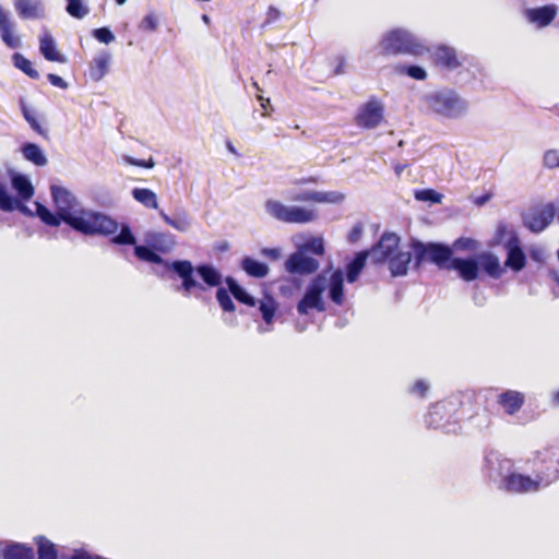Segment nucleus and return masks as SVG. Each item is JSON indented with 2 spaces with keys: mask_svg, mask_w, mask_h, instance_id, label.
<instances>
[{
  "mask_svg": "<svg viewBox=\"0 0 559 559\" xmlns=\"http://www.w3.org/2000/svg\"><path fill=\"white\" fill-rule=\"evenodd\" d=\"M429 108L441 116L454 118L466 110L467 104L454 91L437 92L427 97Z\"/></svg>",
  "mask_w": 559,
  "mask_h": 559,
  "instance_id": "0eeeda50",
  "label": "nucleus"
},
{
  "mask_svg": "<svg viewBox=\"0 0 559 559\" xmlns=\"http://www.w3.org/2000/svg\"><path fill=\"white\" fill-rule=\"evenodd\" d=\"M22 111L31 128L43 138L48 139V130L41 127L36 117L25 106H23Z\"/></svg>",
  "mask_w": 559,
  "mask_h": 559,
  "instance_id": "a19ab883",
  "label": "nucleus"
},
{
  "mask_svg": "<svg viewBox=\"0 0 559 559\" xmlns=\"http://www.w3.org/2000/svg\"><path fill=\"white\" fill-rule=\"evenodd\" d=\"M276 302L272 297H269L266 300L260 302V311L265 323H272L275 312H276Z\"/></svg>",
  "mask_w": 559,
  "mask_h": 559,
  "instance_id": "58836bf2",
  "label": "nucleus"
},
{
  "mask_svg": "<svg viewBox=\"0 0 559 559\" xmlns=\"http://www.w3.org/2000/svg\"><path fill=\"white\" fill-rule=\"evenodd\" d=\"M318 182V179L316 177H307V178H301V179H298L296 181V185H308V183H317Z\"/></svg>",
  "mask_w": 559,
  "mask_h": 559,
  "instance_id": "bf43d9fd",
  "label": "nucleus"
},
{
  "mask_svg": "<svg viewBox=\"0 0 559 559\" xmlns=\"http://www.w3.org/2000/svg\"><path fill=\"white\" fill-rule=\"evenodd\" d=\"M414 269L418 270L425 262H431L441 270H455L465 282L475 281L479 275V265L475 259L452 258V248L439 242L413 240Z\"/></svg>",
  "mask_w": 559,
  "mask_h": 559,
  "instance_id": "7ed1b4c3",
  "label": "nucleus"
},
{
  "mask_svg": "<svg viewBox=\"0 0 559 559\" xmlns=\"http://www.w3.org/2000/svg\"><path fill=\"white\" fill-rule=\"evenodd\" d=\"M36 213L38 217L48 226L58 227L62 221L60 213H51L44 204L36 202Z\"/></svg>",
  "mask_w": 559,
  "mask_h": 559,
  "instance_id": "c9c22d12",
  "label": "nucleus"
},
{
  "mask_svg": "<svg viewBox=\"0 0 559 559\" xmlns=\"http://www.w3.org/2000/svg\"><path fill=\"white\" fill-rule=\"evenodd\" d=\"M280 17H281L280 10L272 5L269 7L267 12H266V22L272 23V22H275L276 20H278Z\"/></svg>",
  "mask_w": 559,
  "mask_h": 559,
  "instance_id": "5fc2aeb1",
  "label": "nucleus"
},
{
  "mask_svg": "<svg viewBox=\"0 0 559 559\" xmlns=\"http://www.w3.org/2000/svg\"><path fill=\"white\" fill-rule=\"evenodd\" d=\"M0 36L7 47L15 49L21 46V37L14 34V23L9 13L0 5Z\"/></svg>",
  "mask_w": 559,
  "mask_h": 559,
  "instance_id": "f3484780",
  "label": "nucleus"
},
{
  "mask_svg": "<svg viewBox=\"0 0 559 559\" xmlns=\"http://www.w3.org/2000/svg\"><path fill=\"white\" fill-rule=\"evenodd\" d=\"M379 53L383 57L409 55L423 56L429 48L420 43L412 33L403 28L386 32L379 44Z\"/></svg>",
  "mask_w": 559,
  "mask_h": 559,
  "instance_id": "39448f33",
  "label": "nucleus"
},
{
  "mask_svg": "<svg viewBox=\"0 0 559 559\" xmlns=\"http://www.w3.org/2000/svg\"><path fill=\"white\" fill-rule=\"evenodd\" d=\"M204 22H207V16L203 15Z\"/></svg>",
  "mask_w": 559,
  "mask_h": 559,
  "instance_id": "774afa93",
  "label": "nucleus"
},
{
  "mask_svg": "<svg viewBox=\"0 0 559 559\" xmlns=\"http://www.w3.org/2000/svg\"><path fill=\"white\" fill-rule=\"evenodd\" d=\"M225 283L228 287L229 293L234 296L236 300L239 302L249 306L254 307L257 301L253 296L248 294L238 283L235 278L228 276L225 280Z\"/></svg>",
  "mask_w": 559,
  "mask_h": 559,
  "instance_id": "bb28decb",
  "label": "nucleus"
},
{
  "mask_svg": "<svg viewBox=\"0 0 559 559\" xmlns=\"http://www.w3.org/2000/svg\"><path fill=\"white\" fill-rule=\"evenodd\" d=\"M384 108L377 99H369L366 104L361 105L356 115L355 123L362 129H374L383 120Z\"/></svg>",
  "mask_w": 559,
  "mask_h": 559,
  "instance_id": "f8f14e48",
  "label": "nucleus"
},
{
  "mask_svg": "<svg viewBox=\"0 0 559 559\" xmlns=\"http://www.w3.org/2000/svg\"><path fill=\"white\" fill-rule=\"evenodd\" d=\"M47 79L50 82V84H52L53 86H57V87H60L63 90L68 87L67 82L61 76H59L57 74L49 73L47 75Z\"/></svg>",
  "mask_w": 559,
  "mask_h": 559,
  "instance_id": "864d4df0",
  "label": "nucleus"
},
{
  "mask_svg": "<svg viewBox=\"0 0 559 559\" xmlns=\"http://www.w3.org/2000/svg\"><path fill=\"white\" fill-rule=\"evenodd\" d=\"M22 153L25 159L36 166H45L47 164V157L37 144L25 143L22 147Z\"/></svg>",
  "mask_w": 559,
  "mask_h": 559,
  "instance_id": "7c9ffc66",
  "label": "nucleus"
},
{
  "mask_svg": "<svg viewBox=\"0 0 559 559\" xmlns=\"http://www.w3.org/2000/svg\"><path fill=\"white\" fill-rule=\"evenodd\" d=\"M241 267L248 275L255 278H263L269 273V266L265 263L250 257L242 259Z\"/></svg>",
  "mask_w": 559,
  "mask_h": 559,
  "instance_id": "c85d7f7f",
  "label": "nucleus"
},
{
  "mask_svg": "<svg viewBox=\"0 0 559 559\" xmlns=\"http://www.w3.org/2000/svg\"><path fill=\"white\" fill-rule=\"evenodd\" d=\"M39 51L48 61L64 63L67 58L56 47L53 37L45 32L39 38Z\"/></svg>",
  "mask_w": 559,
  "mask_h": 559,
  "instance_id": "6ab92c4d",
  "label": "nucleus"
},
{
  "mask_svg": "<svg viewBox=\"0 0 559 559\" xmlns=\"http://www.w3.org/2000/svg\"><path fill=\"white\" fill-rule=\"evenodd\" d=\"M0 210L12 212L19 210L21 213L32 215V212L21 201L13 199L7 191L5 187L0 183Z\"/></svg>",
  "mask_w": 559,
  "mask_h": 559,
  "instance_id": "393cba45",
  "label": "nucleus"
},
{
  "mask_svg": "<svg viewBox=\"0 0 559 559\" xmlns=\"http://www.w3.org/2000/svg\"><path fill=\"white\" fill-rule=\"evenodd\" d=\"M157 25L156 16L154 14H147L142 19L140 28L146 32H154L157 29Z\"/></svg>",
  "mask_w": 559,
  "mask_h": 559,
  "instance_id": "8fccbe9b",
  "label": "nucleus"
},
{
  "mask_svg": "<svg viewBox=\"0 0 559 559\" xmlns=\"http://www.w3.org/2000/svg\"><path fill=\"white\" fill-rule=\"evenodd\" d=\"M93 36L103 44H109L115 40V35L107 27H99L93 31Z\"/></svg>",
  "mask_w": 559,
  "mask_h": 559,
  "instance_id": "49530a36",
  "label": "nucleus"
},
{
  "mask_svg": "<svg viewBox=\"0 0 559 559\" xmlns=\"http://www.w3.org/2000/svg\"><path fill=\"white\" fill-rule=\"evenodd\" d=\"M526 263L524 251L519 246H513L508 251L506 265L513 271H521Z\"/></svg>",
  "mask_w": 559,
  "mask_h": 559,
  "instance_id": "2f4dec72",
  "label": "nucleus"
},
{
  "mask_svg": "<svg viewBox=\"0 0 559 559\" xmlns=\"http://www.w3.org/2000/svg\"><path fill=\"white\" fill-rule=\"evenodd\" d=\"M258 100L260 102V105L263 109V116H267L269 114V107H271L270 98H265L262 95H258Z\"/></svg>",
  "mask_w": 559,
  "mask_h": 559,
  "instance_id": "13d9d810",
  "label": "nucleus"
},
{
  "mask_svg": "<svg viewBox=\"0 0 559 559\" xmlns=\"http://www.w3.org/2000/svg\"><path fill=\"white\" fill-rule=\"evenodd\" d=\"M320 264L314 258L306 255L304 252L292 253L285 262V269L290 274L310 275L318 271Z\"/></svg>",
  "mask_w": 559,
  "mask_h": 559,
  "instance_id": "4468645a",
  "label": "nucleus"
},
{
  "mask_svg": "<svg viewBox=\"0 0 559 559\" xmlns=\"http://www.w3.org/2000/svg\"><path fill=\"white\" fill-rule=\"evenodd\" d=\"M12 61L15 68L21 70L23 73H25L31 79L37 80L39 79V72L33 67V63L31 60L25 58L23 55L15 52L12 56Z\"/></svg>",
  "mask_w": 559,
  "mask_h": 559,
  "instance_id": "72a5a7b5",
  "label": "nucleus"
},
{
  "mask_svg": "<svg viewBox=\"0 0 559 559\" xmlns=\"http://www.w3.org/2000/svg\"><path fill=\"white\" fill-rule=\"evenodd\" d=\"M331 64L334 67L333 75H340L345 72L346 59L343 56L335 57Z\"/></svg>",
  "mask_w": 559,
  "mask_h": 559,
  "instance_id": "603ef678",
  "label": "nucleus"
},
{
  "mask_svg": "<svg viewBox=\"0 0 559 559\" xmlns=\"http://www.w3.org/2000/svg\"><path fill=\"white\" fill-rule=\"evenodd\" d=\"M497 403L502 407L506 414L514 415L523 407L525 395L515 390H507L497 396Z\"/></svg>",
  "mask_w": 559,
  "mask_h": 559,
  "instance_id": "a211bd4d",
  "label": "nucleus"
},
{
  "mask_svg": "<svg viewBox=\"0 0 559 559\" xmlns=\"http://www.w3.org/2000/svg\"><path fill=\"white\" fill-rule=\"evenodd\" d=\"M544 165L551 169L559 167V151L548 150L544 154Z\"/></svg>",
  "mask_w": 559,
  "mask_h": 559,
  "instance_id": "09e8293b",
  "label": "nucleus"
},
{
  "mask_svg": "<svg viewBox=\"0 0 559 559\" xmlns=\"http://www.w3.org/2000/svg\"><path fill=\"white\" fill-rule=\"evenodd\" d=\"M557 13V5L546 4L543 7L526 9L524 16L528 23L535 25L537 28H545L554 22Z\"/></svg>",
  "mask_w": 559,
  "mask_h": 559,
  "instance_id": "2eb2a0df",
  "label": "nucleus"
},
{
  "mask_svg": "<svg viewBox=\"0 0 559 559\" xmlns=\"http://www.w3.org/2000/svg\"><path fill=\"white\" fill-rule=\"evenodd\" d=\"M361 234H362L361 226L360 225H356V226H354L352 228V230H350V233L348 235V240L350 242H356L360 238Z\"/></svg>",
  "mask_w": 559,
  "mask_h": 559,
  "instance_id": "4d7b16f0",
  "label": "nucleus"
},
{
  "mask_svg": "<svg viewBox=\"0 0 559 559\" xmlns=\"http://www.w3.org/2000/svg\"><path fill=\"white\" fill-rule=\"evenodd\" d=\"M127 0H116L117 4L122 5Z\"/></svg>",
  "mask_w": 559,
  "mask_h": 559,
  "instance_id": "e2e57ef3",
  "label": "nucleus"
},
{
  "mask_svg": "<svg viewBox=\"0 0 559 559\" xmlns=\"http://www.w3.org/2000/svg\"><path fill=\"white\" fill-rule=\"evenodd\" d=\"M38 559H57L58 551L56 545L47 539L45 536H39L36 539Z\"/></svg>",
  "mask_w": 559,
  "mask_h": 559,
  "instance_id": "f704fd0d",
  "label": "nucleus"
},
{
  "mask_svg": "<svg viewBox=\"0 0 559 559\" xmlns=\"http://www.w3.org/2000/svg\"><path fill=\"white\" fill-rule=\"evenodd\" d=\"M3 559H34V550L24 544H9L3 549Z\"/></svg>",
  "mask_w": 559,
  "mask_h": 559,
  "instance_id": "cd10ccee",
  "label": "nucleus"
},
{
  "mask_svg": "<svg viewBox=\"0 0 559 559\" xmlns=\"http://www.w3.org/2000/svg\"><path fill=\"white\" fill-rule=\"evenodd\" d=\"M415 199L423 202L440 203L442 195L433 189H423L415 192Z\"/></svg>",
  "mask_w": 559,
  "mask_h": 559,
  "instance_id": "79ce46f5",
  "label": "nucleus"
},
{
  "mask_svg": "<svg viewBox=\"0 0 559 559\" xmlns=\"http://www.w3.org/2000/svg\"><path fill=\"white\" fill-rule=\"evenodd\" d=\"M253 86L255 87V90H257L258 92H260V91H261V88H260V86L258 85V83H257V82H254V83H253Z\"/></svg>",
  "mask_w": 559,
  "mask_h": 559,
  "instance_id": "0e129e2a",
  "label": "nucleus"
},
{
  "mask_svg": "<svg viewBox=\"0 0 559 559\" xmlns=\"http://www.w3.org/2000/svg\"><path fill=\"white\" fill-rule=\"evenodd\" d=\"M134 254L142 261L164 265L171 280L180 278L178 292L185 296L191 295L194 290L205 292L206 287H217L222 284L221 272L211 264L203 263L194 267L189 260L169 262L146 246H135Z\"/></svg>",
  "mask_w": 559,
  "mask_h": 559,
  "instance_id": "f03ea898",
  "label": "nucleus"
},
{
  "mask_svg": "<svg viewBox=\"0 0 559 559\" xmlns=\"http://www.w3.org/2000/svg\"><path fill=\"white\" fill-rule=\"evenodd\" d=\"M329 296L335 305H337V306L343 305V302H344V277H343V273L340 270L333 272L330 277Z\"/></svg>",
  "mask_w": 559,
  "mask_h": 559,
  "instance_id": "b1692460",
  "label": "nucleus"
},
{
  "mask_svg": "<svg viewBox=\"0 0 559 559\" xmlns=\"http://www.w3.org/2000/svg\"><path fill=\"white\" fill-rule=\"evenodd\" d=\"M289 200L306 203H332L336 202L338 197L334 192L307 190L292 195Z\"/></svg>",
  "mask_w": 559,
  "mask_h": 559,
  "instance_id": "aec40b11",
  "label": "nucleus"
},
{
  "mask_svg": "<svg viewBox=\"0 0 559 559\" xmlns=\"http://www.w3.org/2000/svg\"><path fill=\"white\" fill-rule=\"evenodd\" d=\"M400 237L395 233L385 231L369 251L373 264L386 263L399 250Z\"/></svg>",
  "mask_w": 559,
  "mask_h": 559,
  "instance_id": "9b49d317",
  "label": "nucleus"
},
{
  "mask_svg": "<svg viewBox=\"0 0 559 559\" xmlns=\"http://www.w3.org/2000/svg\"><path fill=\"white\" fill-rule=\"evenodd\" d=\"M481 265L484 271L493 278H499L502 274V269L500 266L499 259L491 254L485 253L480 257Z\"/></svg>",
  "mask_w": 559,
  "mask_h": 559,
  "instance_id": "473e14b6",
  "label": "nucleus"
},
{
  "mask_svg": "<svg viewBox=\"0 0 559 559\" xmlns=\"http://www.w3.org/2000/svg\"><path fill=\"white\" fill-rule=\"evenodd\" d=\"M412 262V253L408 251L397 252L386 262L393 277L405 276Z\"/></svg>",
  "mask_w": 559,
  "mask_h": 559,
  "instance_id": "412c9836",
  "label": "nucleus"
},
{
  "mask_svg": "<svg viewBox=\"0 0 559 559\" xmlns=\"http://www.w3.org/2000/svg\"><path fill=\"white\" fill-rule=\"evenodd\" d=\"M302 249L322 255L324 253V243L322 238H312L304 243Z\"/></svg>",
  "mask_w": 559,
  "mask_h": 559,
  "instance_id": "c03bdc74",
  "label": "nucleus"
},
{
  "mask_svg": "<svg viewBox=\"0 0 559 559\" xmlns=\"http://www.w3.org/2000/svg\"><path fill=\"white\" fill-rule=\"evenodd\" d=\"M554 400H555L556 402H559V391L555 394Z\"/></svg>",
  "mask_w": 559,
  "mask_h": 559,
  "instance_id": "69168bd1",
  "label": "nucleus"
},
{
  "mask_svg": "<svg viewBox=\"0 0 559 559\" xmlns=\"http://www.w3.org/2000/svg\"><path fill=\"white\" fill-rule=\"evenodd\" d=\"M95 66H96L97 71H98L97 78L100 79L105 74V72H106L107 60L105 58H97V59H95Z\"/></svg>",
  "mask_w": 559,
  "mask_h": 559,
  "instance_id": "6e6d98bb",
  "label": "nucleus"
},
{
  "mask_svg": "<svg viewBox=\"0 0 559 559\" xmlns=\"http://www.w3.org/2000/svg\"><path fill=\"white\" fill-rule=\"evenodd\" d=\"M557 206L554 202L535 203L522 214L523 225L532 233L545 230L555 219Z\"/></svg>",
  "mask_w": 559,
  "mask_h": 559,
  "instance_id": "6e6552de",
  "label": "nucleus"
},
{
  "mask_svg": "<svg viewBox=\"0 0 559 559\" xmlns=\"http://www.w3.org/2000/svg\"><path fill=\"white\" fill-rule=\"evenodd\" d=\"M51 195L63 223L73 230L85 236H112L115 245H135L136 239L128 225L119 223L110 216L96 211H73L74 195L63 187L52 186Z\"/></svg>",
  "mask_w": 559,
  "mask_h": 559,
  "instance_id": "f257e3e1",
  "label": "nucleus"
},
{
  "mask_svg": "<svg viewBox=\"0 0 559 559\" xmlns=\"http://www.w3.org/2000/svg\"><path fill=\"white\" fill-rule=\"evenodd\" d=\"M428 390H429L428 383L423 379H418L411 385L409 393H412L413 395L418 396L420 399H424V397H426Z\"/></svg>",
  "mask_w": 559,
  "mask_h": 559,
  "instance_id": "a18cd8bd",
  "label": "nucleus"
},
{
  "mask_svg": "<svg viewBox=\"0 0 559 559\" xmlns=\"http://www.w3.org/2000/svg\"><path fill=\"white\" fill-rule=\"evenodd\" d=\"M556 215L558 216V222H559V205L557 206V214Z\"/></svg>",
  "mask_w": 559,
  "mask_h": 559,
  "instance_id": "338daca9",
  "label": "nucleus"
},
{
  "mask_svg": "<svg viewBox=\"0 0 559 559\" xmlns=\"http://www.w3.org/2000/svg\"><path fill=\"white\" fill-rule=\"evenodd\" d=\"M326 288V280L322 274L317 275L309 283L305 295L297 304V312L300 316H307L310 310L314 309L318 312L325 311V302L323 300V292Z\"/></svg>",
  "mask_w": 559,
  "mask_h": 559,
  "instance_id": "1a4fd4ad",
  "label": "nucleus"
},
{
  "mask_svg": "<svg viewBox=\"0 0 559 559\" xmlns=\"http://www.w3.org/2000/svg\"><path fill=\"white\" fill-rule=\"evenodd\" d=\"M11 183L22 201H28L33 198L34 187L26 176L16 174L12 177Z\"/></svg>",
  "mask_w": 559,
  "mask_h": 559,
  "instance_id": "a878e982",
  "label": "nucleus"
},
{
  "mask_svg": "<svg viewBox=\"0 0 559 559\" xmlns=\"http://www.w3.org/2000/svg\"><path fill=\"white\" fill-rule=\"evenodd\" d=\"M227 148L229 152H231L233 154L237 155V152L235 150V147L233 146V144L230 142H227Z\"/></svg>",
  "mask_w": 559,
  "mask_h": 559,
  "instance_id": "680f3d73",
  "label": "nucleus"
},
{
  "mask_svg": "<svg viewBox=\"0 0 559 559\" xmlns=\"http://www.w3.org/2000/svg\"><path fill=\"white\" fill-rule=\"evenodd\" d=\"M15 10L21 19L43 17V8L38 0H15Z\"/></svg>",
  "mask_w": 559,
  "mask_h": 559,
  "instance_id": "4be33fe9",
  "label": "nucleus"
},
{
  "mask_svg": "<svg viewBox=\"0 0 559 559\" xmlns=\"http://www.w3.org/2000/svg\"><path fill=\"white\" fill-rule=\"evenodd\" d=\"M537 460L540 466L535 469V478L510 473L502 479L501 488L508 492L526 493L559 479V449L547 448L537 453Z\"/></svg>",
  "mask_w": 559,
  "mask_h": 559,
  "instance_id": "20e7f679",
  "label": "nucleus"
},
{
  "mask_svg": "<svg viewBox=\"0 0 559 559\" xmlns=\"http://www.w3.org/2000/svg\"><path fill=\"white\" fill-rule=\"evenodd\" d=\"M228 292L229 290H227L223 287H219L216 290V299H217V302L219 304L221 308L225 312H235L236 307H235V304L233 302Z\"/></svg>",
  "mask_w": 559,
  "mask_h": 559,
  "instance_id": "ea45409f",
  "label": "nucleus"
},
{
  "mask_svg": "<svg viewBox=\"0 0 559 559\" xmlns=\"http://www.w3.org/2000/svg\"><path fill=\"white\" fill-rule=\"evenodd\" d=\"M454 406V414L457 423L464 419H471L478 413L477 395L474 392H462L455 396L449 397Z\"/></svg>",
  "mask_w": 559,
  "mask_h": 559,
  "instance_id": "ddd939ff",
  "label": "nucleus"
},
{
  "mask_svg": "<svg viewBox=\"0 0 559 559\" xmlns=\"http://www.w3.org/2000/svg\"><path fill=\"white\" fill-rule=\"evenodd\" d=\"M453 247L459 250L473 251L477 248V241L472 238L461 237L454 241Z\"/></svg>",
  "mask_w": 559,
  "mask_h": 559,
  "instance_id": "de8ad7c7",
  "label": "nucleus"
},
{
  "mask_svg": "<svg viewBox=\"0 0 559 559\" xmlns=\"http://www.w3.org/2000/svg\"><path fill=\"white\" fill-rule=\"evenodd\" d=\"M124 160L129 165L147 168V169H151L155 166V162L152 157H150L148 159H138V158H134L131 156H126Z\"/></svg>",
  "mask_w": 559,
  "mask_h": 559,
  "instance_id": "3c124183",
  "label": "nucleus"
},
{
  "mask_svg": "<svg viewBox=\"0 0 559 559\" xmlns=\"http://www.w3.org/2000/svg\"><path fill=\"white\" fill-rule=\"evenodd\" d=\"M453 406L449 399L435 403L425 417L426 426L429 429L450 430L451 426L459 424L456 417H454Z\"/></svg>",
  "mask_w": 559,
  "mask_h": 559,
  "instance_id": "9d476101",
  "label": "nucleus"
},
{
  "mask_svg": "<svg viewBox=\"0 0 559 559\" xmlns=\"http://www.w3.org/2000/svg\"><path fill=\"white\" fill-rule=\"evenodd\" d=\"M159 216L167 225L175 228L176 230L187 231L190 227V219L186 213H182L177 217H170L163 210H160Z\"/></svg>",
  "mask_w": 559,
  "mask_h": 559,
  "instance_id": "e433bc0d",
  "label": "nucleus"
},
{
  "mask_svg": "<svg viewBox=\"0 0 559 559\" xmlns=\"http://www.w3.org/2000/svg\"><path fill=\"white\" fill-rule=\"evenodd\" d=\"M431 60L436 67L449 71L455 70L462 66L457 51L447 45L437 46L431 53Z\"/></svg>",
  "mask_w": 559,
  "mask_h": 559,
  "instance_id": "dca6fc26",
  "label": "nucleus"
},
{
  "mask_svg": "<svg viewBox=\"0 0 559 559\" xmlns=\"http://www.w3.org/2000/svg\"><path fill=\"white\" fill-rule=\"evenodd\" d=\"M266 212L276 221L285 224H309L318 219L319 214L316 209L304 206H288L277 200H267L265 202Z\"/></svg>",
  "mask_w": 559,
  "mask_h": 559,
  "instance_id": "423d86ee",
  "label": "nucleus"
},
{
  "mask_svg": "<svg viewBox=\"0 0 559 559\" xmlns=\"http://www.w3.org/2000/svg\"><path fill=\"white\" fill-rule=\"evenodd\" d=\"M400 72L407 74L409 78L424 81L427 79V72L418 66L412 64V66H401Z\"/></svg>",
  "mask_w": 559,
  "mask_h": 559,
  "instance_id": "37998d69",
  "label": "nucleus"
},
{
  "mask_svg": "<svg viewBox=\"0 0 559 559\" xmlns=\"http://www.w3.org/2000/svg\"><path fill=\"white\" fill-rule=\"evenodd\" d=\"M131 193L134 200H136L143 206L147 209H158L157 195L151 189L134 188Z\"/></svg>",
  "mask_w": 559,
  "mask_h": 559,
  "instance_id": "c756f323",
  "label": "nucleus"
},
{
  "mask_svg": "<svg viewBox=\"0 0 559 559\" xmlns=\"http://www.w3.org/2000/svg\"><path fill=\"white\" fill-rule=\"evenodd\" d=\"M369 257L368 250H362L356 253L352 262L346 266V280L348 283H354L358 280L361 271L366 265V260Z\"/></svg>",
  "mask_w": 559,
  "mask_h": 559,
  "instance_id": "5701e85b",
  "label": "nucleus"
},
{
  "mask_svg": "<svg viewBox=\"0 0 559 559\" xmlns=\"http://www.w3.org/2000/svg\"><path fill=\"white\" fill-rule=\"evenodd\" d=\"M228 248H229V245H228V242H226V241H225V242H222V243H219V245L217 246V249H218V250H221V251L228 250Z\"/></svg>",
  "mask_w": 559,
  "mask_h": 559,
  "instance_id": "052dcab7",
  "label": "nucleus"
},
{
  "mask_svg": "<svg viewBox=\"0 0 559 559\" xmlns=\"http://www.w3.org/2000/svg\"><path fill=\"white\" fill-rule=\"evenodd\" d=\"M67 12L74 19L81 20L85 17L90 10L82 0H67Z\"/></svg>",
  "mask_w": 559,
  "mask_h": 559,
  "instance_id": "4c0bfd02",
  "label": "nucleus"
}]
</instances>
